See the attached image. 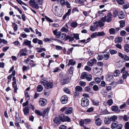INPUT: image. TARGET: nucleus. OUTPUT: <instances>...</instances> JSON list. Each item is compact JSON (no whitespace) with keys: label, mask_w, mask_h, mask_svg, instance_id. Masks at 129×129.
<instances>
[{"label":"nucleus","mask_w":129,"mask_h":129,"mask_svg":"<svg viewBox=\"0 0 129 129\" xmlns=\"http://www.w3.org/2000/svg\"><path fill=\"white\" fill-rule=\"evenodd\" d=\"M119 23L120 24V27H122L124 26L125 25V22L123 20H121L120 21Z\"/></svg>","instance_id":"obj_46"},{"label":"nucleus","mask_w":129,"mask_h":129,"mask_svg":"<svg viewBox=\"0 0 129 129\" xmlns=\"http://www.w3.org/2000/svg\"><path fill=\"white\" fill-rule=\"evenodd\" d=\"M122 117V119H123L124 121H127L129 119V115H124L123 116V117Z\"/></svg>","instance_id":"obj_37"},{"label":"nucleus","mask_w":129,"mask_h":129,"mask_svg":"<svg viewBox=\"0 0 129 129\" xmlns=\"http://www.w3.org/2000/svg\"><path fill=\"white\" fill-rule=\"evenodd\" d=\"M30 107L29 106L25 107L23 109V111L25 115H28L29 113V110Z\"/></svg>","instance_id":"obj_10"},{"label":"nucleus","mask_w":129,"mask_h":129,"mask_svg":"<svg viewBox=\"0 0 129 129\" xmlns=\"http://www.w3.org/2000/svg\"><path fill=\"white\" fill-rule=\"evenodd\" d=\"M84 69L87 71L90 72L91 70V68L89 67L86 66L85 67Z\"/></svg>","instance_id":"obj_63"},{"label":"nucleus","mask_w":129,"mask_h":129,"mask_svg":"<svg viewBox=\"0 0 129 129\" xmlns=\"http://www.w3.org/2000/svg\"><path fill=\"white\" fill-rule=\"evenodd\" d=\"M103 56L102 54H99L97 57V59L98 60H101L103 58Z\"/></svg>","instance_id":"obj_58"},{"label":"nucleus","mask_w":129,"mask_h":129,"mask_svg":"<svg viewBox=\"0 0 129 129\" xmlns=\"http://www.w3.org/2000/svg\"><path fill=\"white\" fill-rule=\"evenodd\" d=\"M87 75V74L86 72H84L81 74L80 77L82 79H85L86 78Z\"/></svg>","instance_id":"obj_29"},{"label":"nucleus","mask_w":129,"mask_h":129,"mask_svg":"<svg viewBox=\"0 0 129 129\" xmlns=\"http://www.w3.org/2000/svg\"><path fill=\"white\" fill-rule=\"evenodd\" d=\"M128 75V72L127 71H126L123 73L122 76L123 79H125Z\"/></svg>","instance_id":"obj_33"},{"label":"nucleus","mask_w":129,"mask_h":129,"mask_svg":"<svg viewBox=\"0 0 129 129\" xmlns=\"http://www.w3.org/2000/svg\"><path fill=\"white\" fill-rule=\"evenodd\" d=\"M73 108L72 107L67 108L65 107L61 108L60 110L62 112H63L65 111V114L67 115L72 113L73 112Z\"/></svg>","instance_id":"obj_4"},{"label":"nucleus","mask_w":129,"mask_h":129,"mask_svg":"<svg viewBox=\"0 0 129 129\" xmlns=\"http://www.w3.org/2000/svg\"><path fill=\"white\" fill-rule=\"evenodd\" d=\"M67 128V127L63 125H61L59 127V129H66Z\"/></svg>","instance_id":"obj_64"},{"label":"nucleus","mask_w":129,"mask_h":129,"mask_svg":"<svg viewBox=\"0 0 129 129\" xmlns=\"http://www.w3.org/2000/svg\"><path fill=\"white\" fill-rule=\"evenodd\" d=\"M49 111V110L47 108L45 109L43 111L42 114V116L43 117H44L46 115L48 114Z\"/></svg>","instance_id":"obj_31"},{"label":"nucleus","mask_w":129,"mask_h":129,"mask_svg":"<svg viewBox=\"0 0 129 129\" xmlns=\"http://www.w3.org/2000/svg\"><path fill=\"white\" fill-rule=\"evenodd\" d=\"M68 100V98L66 95H63L61 98V102L62 104H64L66 103Z\"/></svg>","instance_id":"obj_8"},{"label":"nucleus","mask_w":129,"mask_h":129,"mask_svg":"<svg viewBox=\"0 0 129 129\" xmlns=\"http://www.w3.org/2000/svg\"><path fill=\"white\" fill-rule=\"evenodd\" d=\"M60 30L62 32L65 33H67L68 31V29L64 26L62 27L61 28Z\"/></svg>","instance_id":"obj_40"},{"label":"nucleus","mask_w":129,"mask_h":129,"mask_svg":"<svg viewBox=\"0 0 129 129\" xmlns=\"http://www.w3.org/2000/svg\"><path fill=\"white\" fill-rule=\"evenodd\" d=\"M67 3V2H66L64 0H61L60 1V3L61 5L63 6H65Z\"/></svg>","instance_id":"obj_51"},{"label":"nucleus","mask_w":129,"mask_h":129,"mask_svg":"<svg viewBox=\"0 0 129 129\" xmlns=\"http://www.w3.org/2000/svg\"><path fill=\"white\" fill-rule=\"evenodd\" d=\"M97 24L98 25V26H99L100 27H103L104 25V23L101 20H99L98 22L97 21Z\"/></svg>","instance_id":"obj_35"},{"label":"nucleus","mask_w":129,"mask_h":129,"mask_svg":"<svg viewBox=\"0 0 129 129\" xmlns=\"http://www.w3.org/2000/svg\"><path fill=\"white\" fill-rule=\"evenodd\" d=\"M53 87V84L52 83L49 82L47 83L45 88L47 89H49L52 88Z\"/></svg>","instance_id":"obj_18"},{"label":"nucleus","mask_w":129,"mask_h":129,"mask_svg":"<svg viewBox=\"0 0 129 129\" xmlns=\"http://www.w3.org/2000/svg\"><path fill=\"white\" fill-rule=\"evenodd\" d=\"M111 120L110 118H105L104 120L105 123L106 124H109L110 123Z\"/></svg>","instance_id":"obj_45"},{"label":"nucleus","mask_w":129,"mask_h":129,"mask_svg":"<svg viewBox=\"0 0 129 129\" xmlns=\"http://www.w3.org/2000/svg\"><path fill=\"white\" fill-rule=\"evenodd\" d=\"M68 40H69V42H72L74 40V38L70 36H68L66 37V39H65V40L66 41Z\"/></svg>","instance_id":"obj_26"},{"label":"nucleus","mask_w":129,"mask_h":129,"mask_svg":"<svg viewBox=\"0 0 129 129\" xmlns=\"http://www.w3.org/2000/svg\"><path fill=\"white\" fill-rule=\"evenodd\" d=\"M96 60L95 58H93L88 61L87 62V64L89 66H91L93 65L94 63H96Z\"/></svg>","instance_id":"obj_12"},{"label":"nucleus","mask_w":129,"mask_h":129,"mask_svg":"<svg viewBox=\"0 0 129 129\" xmlns=\"http://www.w3.org/2000/svg\"><path fill=\"white\" fill-rule=\"evenodd\" d=\"M74 68L73 67H70L69 70V71L70 74H72L73 73Z\"/></svg>","instance_id":"obj_54"},{"label":"nucleus","mask_w":129,"mask_h":129,"mask_svg":"<svg viewBox=\"0 0 129 129\" xmlns=\"http://www.w3.org/2000/svg\"><path fill=\"white\" fill-rule=\"evenodd\" d=\"M118 117L116 115H114L111 116L110 118L111 121H114L117 120Z\"/></svg>","instance_id":"obj_36"},{"label":"nucleus","mask_w":129,"mask_h":129,"mask_svg":"<svg viewBox=\"0 0 129 129\" xmlns=\"http://www.w3.org/2000/svg\"><path fill=\"white\" fill-rule=\"evenodd\" d=\"M89 103V101L87 99L85 98H83L82 99L81 101V105L83 107H86L88 106Z\"/></svg>","instance_id":"obj_6"},{"label":"nucleus","mask_w":129,"mask_h":129,"mask_svg":"<svg viewBox=\"0 0 129 129\" xmlns=\"http://www.w3.org/2000/svg\"><path fill=\"white\" fill-rule=\"evenodd\" d=\"M98 36H103L105 35V34L103 32H97Z\"/></svg>","instance_id":"obj_52"},{"label":"nucleus","mask_w":129,"mask_h":129,"mask_svg":"<svg viewBox=\"0 0 129 129\" xmlns=\"http://www.w3.org/2000/svg\"><path fill=\"white\" fill-rule=\"evenodd\" d=\"M73 36L74 39L75 38L76 40H77L79 39V35L78 34L74 33L73 34Z\"/></svg>","instance_id":"obj_44"},{"label":"nucleus","mask_w":129,"mask_h":129,"mask_svg":"<svg viewBox=\"0 0 129 129\" xmlns=\"http://www.w3.org/2000/svg\"><path fill=\"white\" fill-rule=\"evenodd\" d=\"M95 123L96 125L98 126H100L102 123V121L99 118L96 119L95 120Z\"/></svg>","instance_id":"obj_15"},{"label":"nucleus","mask_w":129,"mask_h":129,"mask_svg":"<svg viewBox=\"0 0 129 129\" xmlns=\"http://www.w3.org/2000/svg\"><path fill=\"white\" fill-rule=\"evenodd\" d=\"M112 15L110 13H109L107 15V18H106V21L108 22H110L112 20Z\"/></svg>","instance_id":"obj_14"},{"label":"nucleus","mask_w":129,"mask_h":129,"mask_svg":"<svg viewBox=\"0 0 129 129\" xmlns=\"http://www.w3.org/2000/svg\"><path fill=\"white\" fill-rule=\"evenodd\" d=\"M124 40L126 43L129 44V34H126L124 37Z\"/></svg>","instance_id":"obj_24"},{"label":"nucleus","mask_w":129,"mask_h":129,"mask_svg":"<svg viewBox=\"0 0 129 129\" xmlns=\"http://www.w3.org/2000/svg\"><path fill=\"white\" fill-rule=\"evenodd\" d=\"M93 24V25H91L90 27V30L92 32L95 31L98 27V25L97 24V21H96L94 22Z\"/></svg>","instance_id":"obj_7"},{"label":"nucleus","mask_w":129,"mask_h":129,"mask_svg":"<svg viewBox=\"0 0 129 129\" xmlns=\"http://www.w3.org/2000/svg\"><path fill=\"white\" fill-rule=\"evenodd\" d=\"M79 84L81 86H84L86 85V83L85 82L81 81L79 82Z\"/></svg>","instance_id":"obj_60"},{"label":"nucleus","mask_w":129,"mask_h":129,"mask_svg":"<svg viewBox=\"0 0 129 129\" xmlns=\"http://www.w3.org/2000/svg\"><path fill=\"white\" fill-rule=\"evenodd\" d=\"M64 91L68 94H70V91L69 89L65 87L64 88Z\"/></svg>","instance_id":"obj_62"},{"label":"nucleus","mask_w":129,"mask_h":129,"mask_svg":"<svg viewBox=\"0 0 129 129\" xmlns=\"http://www.w3.org/2000/svg\"><path fill=\"white\" fill-rule=\"evenodd\" d=\"M111 109L113 111L117 113L119 112L120 111V110L119 109L118 107L116 106H112L111 107Z\"/></svg>","instance_id":"obj_13"},{"label":"nucleus","mask_w":129,"mask_h":129,"mask_svg":"<svg viewBox=\"0 0 129 129\" xmlns=\"http://www.w3.org/2000/svg\"><path fill=\"white\" fill-rule=\"evenodd\" d=\"M95 82L98 83H99L101 81V79L100 78H95Z\"/></svg>","instance_id":"obj_61"},{"label":"nucleus","mask_w":129,"mask_h":129,"mask_svg":"<svg viewBox=\"0 0 129 129\" xmlns=\"http://www.w3.org/2000/svg\"><path fill=\"white\" fill-rule=\"evenodd\" d=\"M69 81L66 78H63L61 79L60 82L62 85H64L67 83Z\"/></svg>","instance_id":"obj_16"},{"label":"nucleus","mask_w":129,"mask_h":129,"mask_svg":"<svg viewBox=\"0 0 129 129\" xmlns=\"http://www.w3.org/2000/svg\"><path fill=\"white\" fill-rule=\"evenodd\" d=\"M47 102V100L43 98L40 99L39 101V104L42 106L45 105L46 104Z\"/></svg>","instance_id":"obj_9"},{"label":"nucleus","mask_w":129,"mask_h":129,"mask_svg":"<svg viewBox=\"0 0 129 129\" xmlns=\"http://www.w3.org/2000/svg\"><path fill=\"white\" fill-rule=\"evenodd\" d=\"M118 16L119 18L122 19L124 18L125 15L124 14L123 12L122 11H121L119 13Z\"/></svg>","instance_id":"obj_21"},{"label":"nucleus","mask_w":129,"mask_h":129,"mask_svg":"<svg viewBox=\"0 0 129 129\" xmlns=\"http://www.w3.org/2000/svg\"><path fill=\"white\" fill-rule=\"evenodd\" d=\"M123 127L121 124L119 123L118 122L115 121L112 123L111 128L113 129L116 128V129H122Z\"/></svg>","instance_id":"obj_3"},{"label":"nucleus","mask_w":129,"mask_h":129,"mask_svg":"<svg viewBox=\"0 0 129 129\" xmlns=\"http://www.w3.org/2000/svg\"><path fill=\"white\" fill-rule=\"evenodd\" d=\"M107 104L109 106H111L113 103V101L111 99H109L107 101Z\"/></svg>","instance_id":"obj_57"},{"label":"nucleus","mask_w":129,"mask_h":129,"mask_svg":"<svg viewBox=\"0 0 129 129\" xmlns=\"http://www.w3.org/2000/svg\"><path fill=\"white\" fill-rule=\"evenodd\" d=\"M113 79V77L112 75H108L106 78V80L109 81H112Z\"/></svg>","instance_id":"obj_25"},{"label":"nucleus","mask_w":129,"mask_h":129,"mask_svg":"<svg viewBox=\"0 0 129 129\" xmlns=\"http://www.w3.org/2000/svg\"><path fill=\"white\" fill-rule=\"evenodd\" d=\"M109 51L110 54L112 55L115 54L117 53V51L116 50L112 49H110L109 50Z\"/></svg>","instance_id":"obj_43"},{"label":"nucleus","mask_w":129,"mask_h":129,"mask_svg":"<svg viewBox=\"0 0 129 129\" xmlns=\"http://www.w3.org/2000/svg\"><path fill=\"white\" fill-rule=\"evenodd\" d=\"M122 41V38L121 37H118L115 39V43H120Z\"/></svg>","instance_id":"obj_22"},{"label":"nucleus","mask_w":129,"mask_h":129,"mask_svg":"<svg viewBox=\"0 0 129 129\" xmlns=\"http://www.w3.org/2000/svg\"><path fill=\"white\" fill-rule=\"evenodd\" d=\"M98 36L97 32L93 33L91 35V37L92 38H95L96 36Z\"/></svg>","instance_id":"obj_59"},{"label":"nucleus","mask_w":129,"mask_h":129,"mask_svg":"<svg viewBox=\"0 0 129 129\" xmlns=\"http://www.w3.org/2000/svg\"><path fill=\"white\" fill-rule=\"evenodd\" d=\"M124 50L127 52H129V45L128 44L125 45L124 46Z\"/></svg>","instance_id":"obj_39"},{"label":"nucleus","mask_w":129,"mask_h":129,"mask_svg":"<svg viewBox=\"0 0 129 129\" xmlns=\"http://www.w3.org/2000/svg\"><path fill=\"white\" fill-rule=\"evenodd\" d=\"M52 11L54 14L57 16H60L63 14V9L62 7L59 6L57 3H54L53 5Z\"/></svg>","instance_id":"obj_1"},{"label":"nucleus","mask_w":129,"mask_h":129,"mask_svg":"<svg viewBox=\"0 0 129 129\" xmlns=\"http://www.w3.org/2000/svg\"><path fill=\"white\" fill-rule=\"evenodd\" d=\"M120 74V71L119 70H115L113 73V76L115 77H117L119 76Z\"/></svg>","instance_id":"obj_27"},{"label":"nucleus","mask_w":129,"mask_h":129,"mask_svg":"<svg viewBox=\"0 0 129 129\" xmlns=\"http://www.w3.org/2000/svg\"><path fill=\"white\" fill-rule=\"evenodd\" d=\"M91 122V120L89 119H85L84 121V123L86 124H89Z\"/></svg>","instance_id":"obj_41"},{"label":"nucleus","mask_w":129,"mask_h":129,"mask_svg":"<svg viewBox=\"0 0 129 129\" xmlns=\"http://www.w3.org/2000/svg\"><path fill=\"white\" fill-rule=\"evenodd\" d=\"M93 89L94 91H97L99 90V88L98 86L96 85H94L93 87Z\"/></svg>","instance_id":"obj_48"},{"label":"nucleus","mask_w":129,"mask_h":129,"mask_svg":"<svg viewBox=\"0 0 129 129\" xmlns=\"http://www.w3.org/2000/svg\"><path fill=\"white\" fill-rule=\"evenodd\" d=\"M25 98L27 101H28L30 99V96L29 93L28 92H26L25 93Z\"/></svg>","instance_id":"obj_50"},{"label":"nucleus","mask_w":129,"mask_h":129,"mask_svg":"<svg viewBox=\"0 0 129 129\" xmlns=\"http://www.w3.org/2000/svg\"><path fill=\"white\" fill-rule=\"evenodd\" d=\"M16 1L18 4L21 5H22V4H23L25 6H27V5L26 4L23 3L21 0H16Z\"/></svg>","instance_id":"obj_56"},{"label":"nucleus","mask_w":129,"mask_h":129,"mask_svg":"<svg viewBox=\"0 0 129 129\" xmlns=\"http://www.w3.org/2000/svg\"><path fill=\"white\" fill-rule=\"evenodd\" d=\"M27 50L26 48L21 49L18 54L17 57L19 58L22 56H25L27 55Z\"/></svg>","instance_id":"obj_5"},{"label":"nucleus","mask_w":129,"mask_h":129,"mask_svg":"<svg viewBox=\"0 0 129 129\" xmlns=\"http://www.w3.org/2000/svg\"><path fill=\"white\" fill-rule=\"evenodd\" d=\"M109 31L111 34H114L115 33V30L113 28H111L109 29Z\"/></svg>","instance_id":"obj_38"},{"label":"nucleus","mask_w":129,"mask_h":129,"mask_svg":"<svg viewBox=\"0 0 129 129\" xmlns=\"http://www.w3.org/2000/svg\"><path fill=\"white\" fill-rule=\"evenodd\" d=\"M76 63V62L74 61L73 59H71L69 60V62L68 63L67 65L68 66H70V65L72 66L74 65Z\"/></svg>","instance_id":"obj_28"},{"label":"nucleus","mask_w":129,"mask_h":129,"mask_svg":"<svg viewBox=\"0 0 129 129\" xmlns=\"http://www.w3.org/2000/svg\"><path fill=\"white\" fill-rule=\"evenodd\" d=\"M66 35L65 33H62L61 34L60 37V39L62 40H63L64 39H66Z\"/></svg>","instance_id":"obj_32"},{"label":"nucleus","mask_w":129,"mask_h":129,"mask_svg":"<svg viewBox=\"0 0 129 129\" xmlns=\"http://www.w3.org/2000/svg\"><path fill=\"white\" fill-rule=\"evenodd\" d=\"M96 15L100 16H103L104 15V14L102 13L101 11H99L96 14Z\"/></svg>","instance_id":"obj_53"},{"label":"nucleus","mask_w":129,"mask_h":129,"mask_svg":"<svg viewBox=\"0 0 129 129\" xmlns=\"http://www.w3.org/2000/svg\"><path fill=\"white\" fill-rule=\"evenodd\" d=\"M75 89L76 91H78V92H81L83 90L82 87L79 86H77L75 87Z\"/></svg>","instance_id":"obj_30"},{"label":"nucleus","mask_w":129,"mask_h":129,"mask_svg":"<svg viewBox=\"0 0 129 129\" xmlns=\"http://www.w3.org/2000/svg\"><path fill=\"white\" fill-rule=\"evenodd\" d=\"M110 57V53L109 52L105 53L103 55V57L105 60H108Z\"/></svg>","instance_id":"obj_19"},{"label":"nucleus","mask_w":129,"mask_h":129,"mask_svg":"<svg viewBox=\"0 0 129 129\" xmlns=\"http://www.w3.org/2000/svg\"><path fill=\"white\" fill-rule=\"evenodd\" d=\"M59 118L62 122H63L65 121L70 122L71 121L70 118L68 116H66L63 114H61L58 116Z\"/></svg>","instance_id":"obj_2"},{"label":"nucleus","mask_w":129,"mask_h":129,"mask_svg":"<svg viewBox=\"0 0 129 129\" xmlns=\"http://www.w3.org/2000/svg\"><path fill=\"white\" fill-rule=\"evenodd\" d=\"M53 121L55 123L58 125L59 124L61 123L60 121L59 118L57 117H55Z\"/></svg>","instance_id":"obj_17"},{"label":"nucleus","mask_w":129,"mask_h":129,"mask_svg":"<svg viewBox=\"0 0 129 129\" xmlns=\"http://www.w3.org/2000/svg\"><path fill=\"white\" fill-rule=\"evenodd\" d=\"M124 126L125 129H129V122H125Z\"/></svg>","instance_id":"obj_55"},{"label":"nucleus","mask_w":129,"mask_h":129,"mask_svg":"<svg viewBox=\"0 0 129 129\" xmlns=\"http://www.w3.org/2000/svg\"><path fill=\"white\" fill-rule=\"evenodd\" d=\"M92 103L94 105L97 106L99 105V101L96 100H92Z\"/></svg>","instance_id":"obj_34"},{"label":"nucleus","mask_w":129,"mask_h":129,"mask_svg":"<svg viewBox=\"0 0 129 129\" xmlns=\"http://www.w3.org/2000/svg\"><path fill=\"white\" fill-rule=\"evenodd\" d=\"M35 113L37 115L40 116H42L43 115L42 113L40 110H36L35 111Z\"/></svg>","instance_id":"obj_42"},{"label":"nucleus","mask_w":129,"mask_h":129,"mask_svg":"<svg viewBox=\"0 0 129 129\" xmlns=\"http://www.w3.org/2000/svg\"><path fill=\"white\" fill-rule=\"evenodd\" d=\"M95 69L96 70L95 72H96L95 73V75H98V74L99 73V75H101V69L98 68V67H96L95 68Z\"/></svg>","instance_id":"obj_20"},{"label":"nucleus","mask_w":129,"mask_h":129,"mask_svg":"<svg viewBox=\"0 0 129 129\" xmlns=\"http://www.w3.org/2000/svg\"><path fill=\"white\" fill-rule=\"evenodd\" d=\"M77 25V24L76 22H73L71 24V26L73 27H75Z\"/></svg>","instance_id":"obj_47"},{"label":"nucleus","mask_w":129,"mask_h":129,"mask_svg":"<svg viewBox=\"0 0 129 129\" xmlns=\"http://www.w3.org/2000/svg\"><path fill=\"white\" fill-rule=\"evenodd\" d=\"M31 41H29L27 40H25L23 42V44L26 45L28 46L29 48H31L33 46L31 45Z\"/></svg>","instance_id":"obj_11"},{"label":"nucleus","mask_w":129,"mask_h":129,"mask_svg":"<svg viewBox=\"0 0 129 129\" xmlns=\"http://www.w3.org/2000/svg\"><path fill=\"white\" fill-rule=\"evenodd\" d=\"M43 89V87L41 85H38L37 88V91L38 92H40L42 91Z\"/></svg>","instance_id":"obj_23"},{"label":"nucleus","mask_w":129,"mask_h":129,"mask_svg":"<svg viewBox=\"0 0 129 129\" xmlns=\"http://www.w3.org/2000/svg\"><path fill=\"white\" fill-rule=\"evenodd\" d=\"M86 78L87 81H90L92 79V76L90 75H87Z\"/></svg>","instance_id":"obj_49"}]
</instances>
